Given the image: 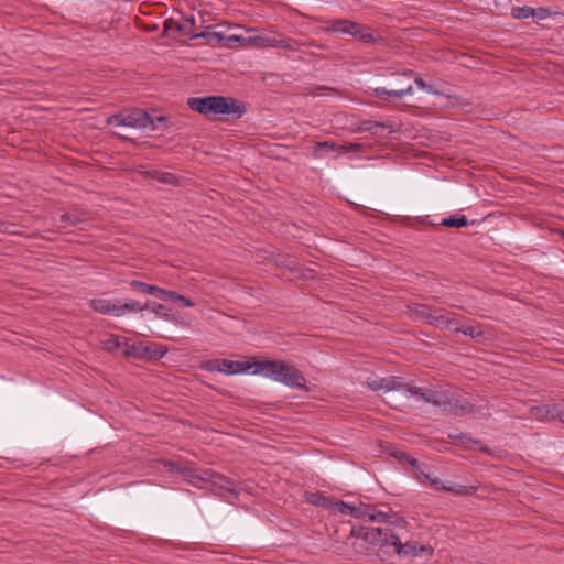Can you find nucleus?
<instances>
[{
    "label": "nucleus",
    "mask_w": 564,
    "mask_h": 564,
    "mask_svg": "<svg viewBox=\"0 0 564 564\" xmlns=\"http://www.w3.org/2000/svg\"><path fill=\"white\" fill-rule=\"evenodd\" d=\"M253 375H262L290 388L307 391L306 379L302 371L293 365L279 359L253 361Z\"/></svg>",
    "instance_id": "nucleus-1"
},
{
    "label": "nucleus",
    "mask_w": 564,
    "mask_h": 564,
    "mask_svg": "<svg viewBox=\"0 0 564 564\" xmlns=\"http://www.w3.org/2000/svg\"><path fill=\"white\" fill-rule=\"evenodd\" d=\"M188 106L192 110L205 116L232 113L240 118L246 111V107L241 101L224 96L189 98Z\"/></svg>",
    "instance_id": "nucleus-2"
},
{
    "label": "nucleus",
    "mask_w": 564,
    "mask_h": 564,
    "mask_svg": "<svg viewBox=\"0 0 564 564\" xmlns=\"http://www.w3.org/2000/svg\"><path fill=\"white\" fill-rule=\"evenodd\" d=\"M409 308L414 318L434 327L452 329L458 324V316L454 312L422 303H414Z\"/></svg>",
    "instance_id": "nucleus-3"
},
{
    "label": "nucleus",
    "mask_w": 564,
    "mask_h": 564,
    "mask_svg": "<svg viewBox=\"0 0 564 564\" xmlns=\"http://www.w3.org/2000/svg\"><path fill=\"white\" fill-rule=\"evenodd\" d=\"M351 536L361 539L362 541L379 547L395 546L399 535L389 527H354L350 532Z\"/></svg>",
    "instance_id": "nucleus-4"
},
{
    "label": "nucleus",
    "mask_w": 564,
    "mask_h": 564,
    "mask_svg": "<svg viewBox=\"0 0 564 564\" xmlns=\"http://www.w3.org/2000/svg\"><path fill=\"white\" fill-rule=\"evenodd\" d=\"M107 123L115 127H129L134 129H144L152 127L155 129V123L152 117L141 109H133L131 111H120L107 118Z\"/></svg>",
    "instance_id": "nucleus-5"
},
{
    "label": "nucleus",
    "mask_w": 564,
    "mask_h": 564,
    "mask_svg": "<svg viewBox=\"0 0 564 564\" xmlns=\"http://www.w3.org/2000/svg\"><path fill=\"white\" fill-rule=\"evenodd\" d=\"M435 406L443 408L444 411L455 415L465 416L469 414H477L475 405L466 398L457 394L449 393L445 390H440L436 399Z\"/></svg>",
    "instance_id": "nucleus-6"
},
{
    "label": "nucleus",
    "mask_w": 564,
    "mask_h": 564,
    "mask_svg": "<svg viewBox=\"0 0 564 564\" xmlns=\"http://www.w3.org/2000/svg\"><path fill=\"white\" fill-rule=\"evenodd\" d=\"M329 23L330 25L325 29L327 32L350 34L364 42H370L373 40L372 34L365 31L359 23L345 19L332 20Z\"/></svg>",
    "instance_id": "nucleus-7"
},
{
    "label": "nucleus",
    "mask_w": 564,
    "mask_h": 564,
    "mask_svg": "<svg viewBox=\"0 0 564 564\" xmlns=\"http://www.w3.org/2000/svg\"><path fill=\"white\" fill-rule=\"evenodd\" d=\"M199 475L204 477V479H196V482L200 485L199 488L203 487L205 482H210L214 487L224 491L231 492L235 489V482L220 474L205 470Z\"/></svg>",
    "instance_id": "nucleus-8"
},
{
    "label": "nucleus",
    "mask_w": 564,
    "mask_h": 564,
    "mask_svg": "<svg viewBox=\"0 0 564 564\" xmlns=\"http://www.w3.org/2000/svg\"><path fill=\"white\" fill-rule=\"evenodd\" d=\"M89 306L98 313L120 317V312L118 310L119 308V299H115V300L93 299L89 302Z\"/></svg>",
    "instance_id": "nucleus-9"
},
{
    "label": "nucleus",
    "mask_w": 564,
    "mask_h": 564,
    "mask_svg": "<svg viewBox=\"0 0 564 564\" xmlns=\"http://www.w3.org/2000/svg\"><path fill=\"white\" fill-rule=\"evenodd\" d=\"M253 361H235L229 359H220V372L226 375L243 373L253 367Z\"/></svg>",
    "instance_id": "nucleus-10"
},
{
    "label": "nucleus",
    "mask_w": 564,
    "mask_h": 564,
    "mask_svg": "<svg viewBox=\"0 0 564 564\" xmlns=\"http://www.w3.org/2000/svg\"><path fill=\"white\" fill-rule=\"evenodd\" d=\"M164 466L169 468L171 473L181 474L187 481H189L193 486L199 487L200 485L196 482V479H204L196 470L192 468L181 467L174 462H165Z\"/></svg>",
    "instance_id": "nucleus-11"
},
{
    "label": "nucleus",
    "mask_w": 564,
    "mask_h": 564,
    "mask_svg": "<svg viewBox=\"0 0 564 564\" xmlns=\"http://www.w3.org/2000/svg\"><path fill=\"white\" fill-rule=\"evenodd\" d=\"M126 355L128 356H133V357H139V358H143V357H149L150 359H160L162 358L166 350H163L161 348H152V347H144V348H141V347H137V346H131L129 349H127L126 351Z\"/></svg>",
    "instance_id": "nucleus-12"
},
{
    "label": "nucleus",
    "mask_w": 564,
    "mask_h": 564,
    "mask_svg": "<svg viewBox=\"0 0 564 564\" xmlns=\"http://www.w3.org/2000/svg\"><path fill=\"white\" fill-rule=\"evenodd\" d=\"M405 391H408L412 397H415L419 400H422L426 403H431L433 405H435L436 399L438 395V391H433L431 389L415 387L410 383L406 386Z\"/></svg>",
    "instance_id": "nucleus-13"
},
{
    "label": "nucleus",
    "mask_w": 564,
    "mask_h": 564,
    "mask_svg": "<svg viewBox=\"0 0 564 564\" xmlns=\"http://www.w3.org/2000/svg\"><path fill=\"white\" fill-rule=\"evenodd\" d=\"M361 516H358V519L361 520H370L372 522L382 523L386 518V511L378 510L373 505L359 503Z\"/></svg>",
    "instance_id": "nucleus-14"
},
{
    "label": "nucleus",
    "mask_w": 564,
    "mask_h": 564,
    "mask_svg": "<svg viewBox=\"0 0 564 564\" xmlns=\"http://www.w3.org/2000/svg\"><path fill=\"white\" fill-rule=\"evenodd\" d=\"M210 29V26L208 28ZM191 40L205 39L209 45H216L225 41V35L220 32L205 30L199 33L189 34Z\"/></svg>",
    "instance_id": "nucleus-15"
},
{
    "label": "nucleus",
    "mask_w": 564,
    "mask_h": 564,
    "mask_svg": "<svg viewBox=\"0 0 564 564\" xmlns=\"http://www.w3.org/2000/svg\"><path fill=\"white\" fill-rule=\"evenodd\" d=\"M451 330L455 333H462L465 336L476 339L477 341H481L485 339V332L482 330V327L480 325L459 327L458 323L457 325L453 326Z\"/></svg>",
    "instance_id": "nucleus-16"
},
{
    "label": "nucleus",
    "mask_w": 564,
    "mask_h": 564,
    "mask_svg": "<svg viewBox=\"0 0 564 564\" xmlns=\"http://www.w3.org/2000/svg\"><path fill=\"white\" fill-rule=\"evenodd\" d=\"M88 219V214L84 210H75L61 215V221L69 226H77Z\"/></svg>",
    "instance_id": "nucleus-17"
},
{
    "label": "nucleus",
    "mask_w": 564,
    "mask_h": 564,
    "mask_svg": "<svg viewBox=\"0 0 564 564\" xmlns=\"http://www.w3.org/2000/svg\"><path fill=\"white\" fill-rule=\"evenodd\" d=\"M395 553L400 556H415L417 555V545L415 542H401V538L399 536L397 541V545L394 546Z\"/></svg>",
    "instance_id": "nucleus-18"
},
{
    "label": "nucleus",
    "mask_w": 564,
    "mask_h": 564,
    "mask_svg": "<svg viewBox=\"0 0 564 564\" xmlns=\"http://www.w3.org/2000/svg\"><path fill=\"white\" fill-rule=\"evenodd\" d=\"M406 383L404 378L398 376H391L384 378V392L388 391H398V390H406Z\"/></svg>",
    "instance_id": "nucleus-19"
},
{
    "label": "nucleus",
    "mask_w": 564,
    "mask_h": 564,
    "mask_svg": "<svg viewBox=\"0 0 564 564\" xmlns=\"http://www.w3.org/2000/svg\"><path fill=\"white\" fill-rule=\"evenodd\" d=\"M335 509L341 514H348L356 519H358V516H361L362 512L360 511L359 505H349L344 501H336L335 502Z\"/></svg>",
    "instance_id": "nucleus-20"
},
{
    "label": "nucleus",
    "mask_w": 564,
    "mask_h": 564,
    "mask_svg": "<svg viewBox=\"0 0 564 564\" xmlns=\"http://www.w3.org/2000/svg\"><path fill=\"white\" fill-rule=\"evenodd\" d=\"M119 312L120 316H123L127 313H139L143 311V307H141V303L139 301L131 300L129 302H122V300L119 299Z\"/></svg>",
    "instance_id": "nucleus-21"
},
{
    "label": "nucleus",
    "mask_w": 564,
    "mask_h": 564,
    "mask_svg": "<svg viewBox=\"0 0 564 564\" xmlns=\"http://www.w3.org/2000/svg\"><path fill=\"white\" fill-rule=\"evenodd\" d=\"M275 263L278 267L288 269L290 271L299 270V261L291 256L280 254L276 258Z\"/></svg>",
    "instance_id": "nucleus-22"
},
{
    "label": "nucleus",
    "mask_w": 564,
    "mask_h": 564,
    "mask_svg": "<svg viewBox=\"0 0 564 564\" xmlns=\"http://www.w3.org/2000/svg\"><path fill=\"white\" fill-rule=\"evenodd\" d=\"M441 224L446 227L462 228L468 225V220L464 215H452L443 218Z\"/></svg>",
    "instance_id": "nucleus-23"
},
{
    "label": "nucleus",
    "mask_w": 564,
    "mask_h": 564,
    "mask_svg": "<svg viewBox=\"0 0 564 564\" xmlns=\"http://www.w3.org/2000/svg\"><path fill=\"white\" fill-rule=\"evenodd\" d=\"M412 469L422 482L430 484L435 487L442 485V482L437 478H432L427 473H425V468L422 464L419 463V469Z\"/></svg>",
    "instance_id": "nucleus-24"
},
{
    "label": "nucleus",
    "mask_w": 564,
    "mask_h": 564,
    "mask_svg": "<svg viewBox=\"0 0 564 564\" xmlns=\"http://www.w3.org/2000/svg\"><path fill=\"white\" fill-rule=\"evenodd\" d=\"M382 523L403 529L406 525V520L403 517L398 516L395 512L389 511L386 512V518Z\"/></svg>",
    "instance_id": "nucleus-25"
},
{
    "label": "nucleus",
    "mask_w": 564,
    "mask_h": 564,
    "mask_svg": "<svg viewBox=\"0 0 564 564\" xmlns=\"http://www.w3.org/2000/svg\"><path fill=\"white\" fill-rule=\"evenodd\" d=\"M391 456L395 457L400 462H404L410 465L412 468L419 469V460L414 457L410 456L406 452L403 451H393L390 453Z\"/></svg>",
    "instance_id": "nucleus-26"
},
{
    "label": "nucleus",
    "mask_w": 564,
    "mask_h": 564,
    "mask_svg": "<svg viewBox=\"0 0 564 564\" xmlns=\"http://www.w3.org/2000/svg\"><path fill=\"white\" fill-rule=\"evenodd\" d=\"M511 14L516 19H527L535 15V9L529 6L516 7L512 9Z\"/></svg>",
    "instance_id": "nucleus-27"
},
{
    "label": "nucleus",
    "mask_w": 564,
    "mask_h": 564,
    "mask_svg": "<svg viewBox=\"0 0 564 564\" xmlns=\"http://www.w3.org/2000/svg\"><path fill=\"white\" fill-rule=\"evenodd\" d=\"M337 147H336V144L333 141L315 142L314 145H313L314 155H315V158H322L323 154L319 153V151H322V150L333 151Z\"/></svg>",
    "instance_id": "nucleus-28"
},
{
    "label": "nucleus",
    "mask_w": 564,
    "mask_h": 564,
    "mask_svg": "<svg viewBox=\"0 0 564 564\" xmlns=\"http://www.w3.org/2000/svg\"><path fill=\"white\" fill-rule=\"evenodd\" d=\"M150 175L153 178H156L160 183L176 184V177L171 173L153 171L150 173Z\"/></svg>",
    "instance_id": "nucleus-29"
},
{
    "label": "nucleus",
    "mask_w": 564,
    "mask_h": 564,
    "mask_svg": "<svg viewBox=\"0 0 564 564\" xmlns=\"http://www.w3.org/2000/svg\"><path fill=\"white\" fill-rule=\"evenodd\" d=\"M366 384L372 391H384V378H380L377 376L368 377L366 380Z\"/></svg>",
    "instance_id": "nucleus-30"
},
{
    "label": "nucleus",
    "mask_w": 564,
    "mask_h": 564,
    "mask_svg": "<svg viewBox=\"0 0 564 564\" xmlns=\"http://www.w3.org/2000/svg\"><path fill=\"white\" fill-rule=\"evenodd\" d=\"M152 312L161 318H164L166 321H174L172 314L170 313V310L162 304L153 303Z\"/></svg>",
    "instance_id": "nucleus-31"
},
{
    "label": "nucleus",
    "mask_w": 564,
    "mask_h": 564,
    "mask_svg": "<svg viewBox=\"0 0 564 564\" xmlns=\"http://www.w3.org/2000/svg\"><path fill=\"white\" fill-rule=\"evenodd\" d=\"M150 290H151V293H150L151 295H154L159 299L166 300V301H171L173 292H174V291L162 289L158 285H153L152 288H150Z\"/></svg>",
    "instance_id": "nucleus-32"
},
{
    "label": "nucleus",
    "mask_w": 564,
    "mask_h": 564,
    "mask_svg": "<svg viewBox=\"0 0 564 564\" xmlns=\"http://www.w3.org/2000/svg\"><path fill=\"white\" fill-rule=\"evenodd\" d=\"M413 88L412 85H408L404 88H395V89H387V98L388 97H395V98H402L405 95H412Z\"/></svg>",
    "instance_id": "nucleus-33"
},
{
    "label": "nucleus",
    "mask_w": 564,
    "mask_h": 564,
    "mask_svg": "<svg viewBox=\"0 0 564 564\" xmlns=\"http://www.w3.org/2000/svg\"><path fill=\"white\" fill-rule=\"evenodd\" d=\"M171 302L180 303L181 305H183L185 307H193V306H195V303L191 299H188V297H186V296H184L182 294H178L177 292H173Z\"/></svg>",
    "instance_id": "nucleus-34"
},
{
    "label": "nucleus",
    "mask_w": 564,
    "mask_h": 564,
    "mask_svg": "<svg viewBox=\"0 0 564 564\" xmlns=\"http://www.w3.org/2000/svg\"><path fill=\"white\" fill-rule=\"evenodd\" d=\"M171 28H174L180 33H185V34H188V35L191 34L189 30L187 29V26L185 24H181V23H178L176 21H173V20L165 21L164 30H167V29H171Z\"/></svg>",
    "instance_id": "nucleus-35"
},
{
    "label": "nucleus",
    "mask_w": 564,
    "mask_h": 564,
    "mask_svg": "<svg viewBox=\"0 0 564 564\" xmlns=\"http://www.w3.org/2000/svg\"><path fill=\"white\" fill-rule=\"evenodd\" d=\"M278 45H280V47H282V48H286V50H290V51H296L299 48L297 41H295V40H293L291 37L281 39L279 41Z\"/></svg>",
    "instance_id": "nucleus-36"
},
{
    "label": "nucleus",
    "mask_w": 564,
    "mask_h": 564,
    "mask_svg": "<svg viewBox=\"0 0 564 564\" xmlns=\"http://www.w3.org/2000/svg\"><path fill=\"white\" fill-rule=\"evenodd\" d=\"M130 285L131 288H133L134 290H138L142 293H147V294H150L151 293V290L150 288L153 286V284H148L145 282H142V281H138V280H133L130 282Z\"/></svg>",
    "instance_id": "nucleus-37"
},
{
    "label": "nucleus",
    "mask_w": 564,
    "mask_h": 564,
    "mask_svg": "<svg viewBox=\"0 0 564 564\" xmlns=\"http://www.w3.org/2000/svg\"><path fill=\"white\" fill-rule=\"evenodd\" d=\"M550 414H551L552 419H557L562 423H564V405L554 404L552 406V410L550 411Z\"/></svg>",
    "instance_id": "nucleus-38"
},
{
    "label": "nucleus",
    "mask_w": 564,
    "mask_h": 564,
    "mask_svg": "<svg viewBox=\"0 0 564 564\" xmlns=\"http://www.w3.org/2000/svg\"><path fill=\"white\" fill-rule=\"evenodd\" d=\"M442 489L447 490V491H454L457 494H469V492L476 491V487H471L470 489H467L464 486H458V488H455V487H447V486L442 485Z\"/></svg>",
    "instance_id": "nucleus-39"
},
{
    "label": "nucleus",
    "mask_w": 564,
    "mask_h": 564,
    "mask_svg": "<svg viewBox=\"0 0 564 564\" xmlns=\"http://www.w3.org/2000/svg\"><path fill=\"white\" fill-rule=\"evenodd\" d=\"M205 369L208 371H219L220 372V359L207 360L205 364Z\"/></svg>",
    "instance_id": "nucleus-40"
},
{
    "label": "nucleus",
    "mask_w": 564,
    "mask_h": 564,
    "mask_svg": "<svg viewBox=\"0 0 564 564\" xmlns=\"http://www.w3.org/2000/svg\"><path fill=\"white\" fill-rule=\"evenodd\" d=\"M106 347L109 351L116 350L120 347V341L118 338H110L106 341Z\"/></svg>",
    "instance_id": "nucleus-41"
},
{
    "label": "nucleus",
    "mask_w": 564,
    "mask_h": 564,
    "mask_svg": "<svg viewBox=\"0 0 564 564\" xmlns=\"http://www.w3.org/2000/svg\"><path fill=\"white\" fill-rule=\"evenodd\" d=\"M550 15V10L547 8L540 7L535 9V15L538 19L543 20Z\"/></svg>",
    "instance_id": "nucleus-42"
},
{
    "label": "nucleus",
    "mask_w": 564,
    "mask_h": 564,
    "mask_svg": "<svg viewBox=\"0 0 564 564\" xmlns=\"http://www.w3.org/2000/svg\"><path fill=\"white\" fill-rule=\"evenodd\" d=\"M414 82L419 88L432 93V88L423 80L422 77H415Z\"/></svg>",
    "instance_id": "nucleus-43"
},
{
    "label": "nucleus",
    "mask_w": 564,
    "mask_h": 564,
    "mask_svg": "<svg viewBox=\"0 0 564 564\" xmlns=\"http://www.w3.org/2000/svg\"><path fill=\"white\" fill-rule=\"evenodd\" d=\"M361 148H362V145L359 143H347V144H344L340 147V149H343L345 151H358Z\"/></svg>",
    "instance_id": "nucleus-44"
},
{
    "label": "nucleus",
    "mask_w": 564,
    "mask_h": 564,
    "mask_svg": "<svg viewBox=\"0 0 564 564\" xmlns=\"http://www.w3.org/2000/svg\"><path fill=\"white\" fill-rule=\"evenodd\" d=\"M310 502H312L314 505H318V506H326L325 505L326 498L323 496L313 495L312 499H310Z\"/></svg>",
    "instance_id": "nucleus-45"
},
{
    "label": "nucleus",
    "mask_w": 564,
    "mask_h": 564,
    "mask_svg": "<svg viewBox=\"0 0 564 564\" xmlns=\"http://www.w3.org/2000/svg\"><path fill=\"white\" fill-rule=\"evenodd\" d=\"M373 93H375L376 97H378L379 99H382V100L387 99V89L386 88L377 87V88H375Z\"/></svg>",
    "instance_id": "nucleus-46"
},
{
    "label": "nucleus",
    "mask_w": 564,
    "mask_h": 564,
    "mask_svg": "<svg viewBox=\"0 0 564 564\" xmlns=\"http://www.w3.org/2000/svg\"><path fill=\"white\" fill-rule=\"evenodd\" d=\"M279 41L280 40L271 39V37L263 40L264 46H270V47H280V45H278Z\"/></svg>",
    "instance_id": "nucleus-47"
},
{
    "label": "nucleus",
    "mask_w": 564,
    "mask_h": 564,
    "mask_svg": "<svg viewBox=\"0 0 564 564\" xmlns=\"http://www.w3.org/2000/svg\"><path fill=\"white\" fill-rule=\"evenodd\" d=\"M451 438H455V440H460V441H464L467 438V436L463 433H458V434H449L448 435Z\"/></svg>",
    "instance_id": "nucleus-48"
},
{
    "label": "nucleus",
    "mask_w": 564,
    "mask_h": 564,
    "mask_svg": "<svg viewBox=\"0 0 564 564\" xmlns=\"http://www.w3.org/2000/svg\"><path fill=\"white\" fill-rule=\"evenodd\" d=\"M185 22L189 23L191 24V30L195 29L196 28V24H195V18L194 17H191V18H186L185 19Z\"/></svg>",
    "instance_id": "nucleus-49"
},
{
    "label": "nucleus",
    "mask_w": 564,
    "mask_h": 564,
    "mask_svg": "<svg viewBox=\"0 0 564 564\" xmlns=\"http://www.w3.org/2000/svg\"><path fill=\"white\" fill-rule=\"evenodd\" d=\"M152 119L154 120L155 128H158V123L165 121L166 118L164 116H158V117L152 118Z\"/></svg>",
    "instance_id": "nucleus-50"
},
{
    "label": "nucleus",
    "mask_w": 564,
    "mask_h": 564,
    "mask_svg": "<svg viewBox=\"0 0 564 564\" xmlns=\"http://www.w3.org/2000/svg\"><path fill=\"white\" fill-rule=\"evenodd\" d=\"M152 306H153V303H151L150 301L145 302L144 304L141 303V307H143V311L144 310H151L152 311Z\"/></svg>",
    "instance_id": "nucleus-51"
},
{
    "label": "nucleus",
    "mask_w": 564,
    "mask_h": 564,
    "mask_svg": "<svg viewBox=\"0 0 564 564\" xmlns=\"http://www.w3.org/2000/svg\"><path fill=\"white\" fill-rule=\"evenodd\" d=\"M239 40H240V36H237V35H231L228 37L225 36V41H227V42L239 41Z\"/></svg>",
    "instance_id": "nucleus-52"
},
{
    "label": "nucleus",
    "mask_w": 564,
    "mask_h": 564,
    "mask_svg": "<svg viewBox=\"0 0 564 564\" xmlns=\"http://www.w3.org/2000/svg\"><path fill=\"white\" fill-rule=\"evenodd\" d=\"M413 74H414V73H413L412 70H406V72H404V73L402 74V76L411 77V76H413Z\"/></svg>",
    "instance_id": "nucleus-53"
},
{
    "label": "nucleus",
    "mask_w": 564,
    "mask_h": 564,
    "mask_svg": "<svg viewBox=\"0 0 564 564\" xmlns=\"http://www.w3.org/2000/svg\"><path fill=\"white\" fill-rule=\"evenodd\" d=\"M311 273H312V270L308 271V274H303V276L304 278H312Z\"/></svg>",
    "instance_id": "nucleus-54"
},
{
    "label": "nucleus",
    "mask_w": 564,
    "mask_h": 564,
    "mask_svg": "<svg viewBox=\"0 0 564 564\" xmlns=\"http://www.w3.org/2000/svg\"><path fill=\"white\" fill-rule=\"evenodd\" d=\"M406 86H408V85L399 84V85H397V88H404V87H406Z\"/></svg>",
    "instance_id": "nucleus-55"
},
{
    "label": "nucleus",
    "mask_w": 564,
    "mask_h": 564,
    "mask_svg": "<svg viewBox=\"0 0 564 564\" xmlns=\"http://www.w3.org/2000/svg\"><path fill=\"white\" fill-rule=\"evenodd\" d=\"M116 134H117V137H119V138L127 139L126 137L120 135V133H116Z\"/></svg>",
    "instance_id": "nucleus-56"
},
{
    "label": "nucleus",
    "mask_w": 564,
    "mask_h": 564,
    "mask_svg": "<svg viewBox=\"0 0 564 564\" xmlns=\"http://www.w3.org/2000/svg\"><path fill=\"white\" fill-rule=\"evenodd\" d=\"M420 551H426V547L425 546H421Z\"/></svg>",
    "instance_id": "nucleus-57"
},
{
    "label": "nucleus",
    "mask_w": 564,
    "mask_h": 564,
    "mask_svg": "<svg viewBox=\"0 0 564 564\" xmlns=\"http://www.w3.org/2000/svg\"><path fill=\"white\" fill-rule=\"evenodd\" d=\"M562 236L564 237V231H562Z\"/></svg>",
    "instance_id": "nucleus-58"
}]
</instances>
